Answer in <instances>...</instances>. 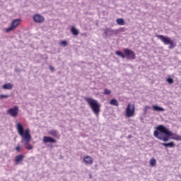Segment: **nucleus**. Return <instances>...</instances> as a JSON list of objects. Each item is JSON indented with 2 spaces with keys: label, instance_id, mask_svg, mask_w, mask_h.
I'll return each instance as SVG.
<instances>
[{
  "label": "nucleus",
  "instance_id": "nucleus-1",
  "mask_svg": "<svg viewBox=\"0 0 181 181\" xmlns=\"http://www.w3.org/2000/svg\"><path fill=\"white\" fill-rule=\"evenodd\" d=\"M153 132L154 137L162 140L164 142L168 141L169 139H173L177 141H181V136H179L169 131L164 125H158Z\"/></svg>",
  "mask_w": 181,
  "mask_h": 181
},
{
  "label": "nucleus",
  "instance_id": "nucleus-2",
  "mask_svg": "<svg viewBox=\"0 0 181 181\" xmlns=\"http://www.w3.org/2000/svg\"><path fill=\"white\" fill-rule=\"evenodd\" d=\"M16 129L18 135H20L21 136V139L25 141V148L28 151L33 150V146L32 144H30V142L32 140V136L30 135V129H24L23 125H22L20 122H18L16 124Z\"/></svg>",
  "mask_w": 181,
  "mask_h": 181
},
{
  "label": "nucleus",
  "instance_id": "nucleus-3",
  "mask_svg": "<svg viewBox=\"0 0 181 181\" xmlns=\"http://www.w3.org/2000/svg\"><path fill=\"white\" fill-rule=\"evenodd\" d=\"M84 100L88 103L95 115L98 117L100 112V104L98 100L88 97L84 98Z\"/></svg>",
  "mask_w": 181,
  "mask_h": 181
},
{
  "label": "nucleus",
  "instance_id": "nucleus-4",
  "mask_svg": "<svg viewBox=\"0 0 181 181\" xmlns=\"http://www.w3.org/2000/svg\"><path fill=\"white\" fill-rule=\"evenodd\" d=\"M124 54H123L120 51H117L115 54L117 56H120L122 59H124L127 57V59H136V53H134L131 49H124Z\"/></svg>",
  "mask_w": 181,
  "mask_h": 181
},
{
  "label": "nucleus",
  "instance_id": "nucleus-5",
  "mask_svg": "<svg viewBox=\"0 0 181 181\" xmlns=\"http://www.w3.org/2000/svg\"><path fill=\"white\" fill-rule=\"evenodd\" d=\"M156 37L158 40H160L162 42L164 43L165 45H170V49H172L173 48L176 47V44L174 43V41L172 40V39H170V37H165L163 35H156Z\"/></svg>",
  "mask_w": 181,
  "mask_h": 181
},
{
  "label": "nucleus",
  "instance_id": "nucleus-6",
  "mask_svg": "<svg viewBox=\"0 0 181 181\" xmlns=\"http://www.w3.org/2000/svg\"><path fill=\"white\" fill-rule=\"evenodd\" d=\"M136 115V106L131 103L127 104L125 110V116L127 118L133 117Z\"/></svg>",
  "mask_w": 181,
  "mask_h": 181
},
{
  "label": "nucleus",
  "instance_id": "nucleus-7",
  "mask_svg": "<svg viewBox=\"0 0 181 181\" xmlns=\"http://www.w3.org/2000/svg\"><path fill=\"white\" fill-rule=\"evenodd\" d=\"M21 18L14 19L11 23V26L5 29V33H10L13 31L15 29H16L17 27L19 26V25L21 24Z\"/></svg>",
  "mask_w": 181,
  "mask_h": 181
},
{
  "label": "nucleus",
  "instance_id": "nucleus-8",
  "mask_svg": "<svg viewBox=\"0 0 181 181\" xmlns=\"http://www.w3.org/2000/svg\"><path fill=\"white\" fill-rule=\"evenodd\" d=\"M19 107L14 106L12 108L8 109L7 111L8 115H11L13 117H16L18 115Z\"/></svg>",
  "mask_w": 181,
  "mask_h": 181
},
{
  "label": "nucleus",
  "instance_id": "nucleus-9",
  "mask_svg": "<svg viewBox=\"0 0 181 181\" xmlns=\"http://www.w3.org/2000/svg\"><path fill=\"white\" fill-rule=\"evenodd\" d=\"M33 21L36 23H42L45 21V18L42 15L35 14L33 16Z\"/></svg>",
  "mask_w": 181,
  "mask_h": 181
},
{
  "label": "nucleus",
  "instance_id": "nucleus-10",
  "mask_svg": "<svg viewBox=\"0 0 181 181\" xmlns=\"http://www.w3.org/2000/svg\"><path fill=\"white\" fill-rule=\"evenodd\" d=\"M25 158V156L23 154H20L18 156H16L14 158V163H16V165H19L21 162L23 161Z\"/></svg>",
  "mask_w": 181,
  "mask_h": 181
},
{
  "label": "nucleus",
  "instance_id": "nucleus-11",
  "mask_svg": "<svg viewBox=\"0 0 181 181\" xmlns=\"http://www.w3.org/2000/svg\"><path fill=\"white\" fill-rule=\"evenodd\" d=\"M83 162L86 164V165H92L93 163V159L91 156H86L83 158Z\"/></svg>",
  "mask_w": 181,
  "mask_h": 181
},
{
  "label": "nucleus",
  "instance_id": "nucleus-12",
  "mask_svg": "<svg viewBox=\"0 0 181 181\" xmlns=\"http://www.w3.org/2000/svg\"><path fill=\"white\" fill-rule=\"evenodd\" d=\"M57 140L51 136H43V143H56Z\"/></svg>",
  "mask_w": 181,
  "mask_h": 181
},
{
  "label": "nucleus",
  "instance_id": "nucleus-13",
  "mask_svg": "<svg viewBox=\"0 0 181 181\" xmlns=\"http://www.w3.org/2000/svg\"><path fill=\"white\" fill-rule=\"evenodd\" d=\"M118 33L117 30H112L110 28H107L105 30V34L109 35H117Z\"/></svg>",
  "mask_w": 181,
  "mask_h": 181
},
{
  "label": "nucleus",
  "instance_id": "nucleus-14",
  "mask_svg": "<svg viewBox=\"0 0 181 181\" xmlns=\"http://www.w3.org/2000/svg\"><path fill=\"white\" fill-rule=\"evenodd\" d=\"M153 110L154 112H164L165 109L160 106L153 105Z\"/></svg>",
  "mask_w": 181,
  "mask_h": 181
},
{
  "label": "nucleus",
  "instance_id": "nucleus-15",
  "mask_svg": "<svg viewBox=\"0 0 181 181\" xmlns=\"http://www.w3.org/2000/svg\"><path fill=\"white\" fill-rule=\"evenodd\" d=\"M13 88V85L11 83H5L2 86V88L4 90H11Z\"/></svg>",
  "mask_w": 181,
  "mask_h": 181
},
{
  "label": "nucleus",
  "instance_id": "nucleus-16",
  "mask_svg": "<svg viewBox=\"0 0 181 181\" xmlns=\"http://www.w3.org/2000/svg\"><path fill=\"white\" fill-rule=\"evenodd\" d=\"M48 134L49 135H52L53 136L58 137V139H59V133H57V130L55 129L50 130Z\"/></svg>",
  "mask_w": 181,
  "mask_h": 181
},
{
  "label": "nucleus",
  "instance_id": "nucleus-17",
  "mask_svg": "<svg viewBox=\"0 0 181 181\" xmlns=\"http://www.w3.org/2000/svg\"><path fill=\"white\" fill-rule=\"evenodd\" d=\"M71 32L72 35L74 36H78L79 34L78 30L76 29L74 26L71 27Z\"/></svg>",
  "mask_w": 181,
  "mask_h": 181
},
{
  "label": "nucleus",
  "instance_id": "nucleus-18",
  "mask_svg": "<svg viewBox=\"0 0 181 181\" xmlns=\"http://www.w3.org/2000/svg\"><path fill=\"white\" fill-rule=\"evenodd\" d=\"M156 164V160L154 158H152L149 160V165L151 167H155Z\"/></svg>",
  "mask_w": 181,
  "mask_h": 181
},
{
  "label": "nucleus",
  "instance_id": "nucleus-19",
  "mask_svg": "<svg viewBox=\"0 0 181 181\" xmlns=\"http://www.w3.org/2000/svg\"><path fill=\"white\" fill-rule=\"evenodd\" d=\"M109 103H110V105L119 106V102L116 99H112Z\"/></svg>",
  "mask_w": 181,
  "mask_h": 181
},
{
  "label": "nucleus",
  "instance_id": "nucleus-20",
  "mask_svg": "<svg viewBox=\"0 0 181 181\" xmlns=\"http://www.w3.org/2000/svg\"><path fill=\"white\" fill-rule=\"evenodd\" d=\"M116 21H117V25H125V22L123 18H117L116 20Z\"/></svg>",
  "mask_w": 181,
  "mask_h": 181
},
{
  "label": "nucleus",
  "instance_id": "nucleus-21",
  "mask_svg": "<svg viewBox=\"0 0 181 181\" xmlns=\"http://www.w3.org/2000/svg\"><path fill=\"white\" fill-rule=\"evenodd\" d=\"M163 146H165V147L173 148L175 146V144H174V142H170V143H168V144H163Z\"/></svg>",
  "mask_w": 181,
  "mask_h": 181
},
{
  "label": "nucleus",
  "instance_id": "nucleus-22",
  "mask_svg": "<svg viewBox=\"0 0 181 181\" xmlns=\"http://www.w3.org/2000/svg\"><path fill=\"white\" fill-rule=\"evenodd\" d=\"M111 93V90L109 89H104L103 94L106 95H110Z\"/></svg>",
  "mask_w": 181,
  "mask_h": 181
},
{
  "label": "nucleus",
  "instance_id": "nucleus-23",
  "mask_svg": "<svg viewBox=\"0 0 181 181\" xmlns=\"http://www.w3.org/2000/svg\"><path fill=\"white\" fill-rule=\"evenodd\" d=\"M21 149H22V147H21L19 144H18L17 146L16 147V151L18 153H20L21 151Z\"/></svg>",
  "mask_w": 181,
  "mask_h": 181
},
{
  "label": "nucleus",
  "instance_id": "nucleus-24",
  "mask_svg": "<svg viewBox=\"0 0 181 181\" xmlns=\"http://www.w3.org/2000/svg\"><path fill=\"white\" fill-rule=\"evenodd\" d=\"M166 81H167L168 83H169V84H173V83H174L173 79L171 78H168L166 79Z\"/></svg>",
  "mask_w": 181,
  "mask_h": 181
},
{
  "label": "nucleus",
  "instance_id": "nucleus-25",
  "mask_svg": "<svg viewBox=\"0 0 181 181\" xmlns=\"http://www.w3.org/2000/svg\"><path fill=\"white\" fill-rule=\"evenodd\" d=\"M8 98H9V95H0V100Z\"/></svg>",
  "mask_w": 181,
  "mask_h": 181
},
{
  "label": "nucleus",
  "instance_id": "nucleus-26",
  "mask_svg": "<svg viewBox=\"0 0 181 181\" xmlns=\"http://www.w3.org/2000/svg\"><path fill=\"white\" fill-rule=\"evenodd\" d=\"M61 45L63 47H66L67 46V42L65 40L61 41Z\"/></svg>",
  "mask_w": 181,
  "mask_h": 181
},
{
  "label": "nucleus",
  "instance_id": "nucleus-27",
  "mask_svg": "<svg viewBox=\"0 0 181 181\" xmlns=\"http://www.w3.org/2000/svg\"><path fill=\"white\" fill-rule=\"evenodd\" d=\"M49 71H54V67H53L52 66H49Z\"/></svg>",
  "mask_w": 181,
  "mask_h": 181
},
{
  "label": "nucleus",
  "instance_id": "nucleus-28",
  "mask_svg": "<svg viewBox=\"0 0 181 181\" xmlns=\"http://www.w3.org/2000/svg\"><path fill=\"white\" fill-rule=\"evenodd\" d=\"M145 109L146 110L150 109V106H145Z\"/></svg>",
  "mask_w": 181,
  "mask_h": 181
}]
</instances>
